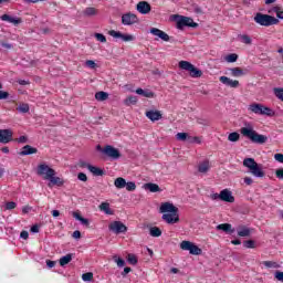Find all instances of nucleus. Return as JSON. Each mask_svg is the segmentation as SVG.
I'll return each instance as SVG.
<instances>
[{"mask_svg":"<svg viewBox=\"0 0 283 283\" xmlns=\"http://www.w3.org/2000/svg\"><path fill=\"white\" fill-rule=\"evenodd\" d=\"M160 213H164L161 220L167 224H178L180 222V216L178 214V207L174 203L165 202L160 206Z\"/></svg>","mask_w":283,"mask_h":283,"instance_id":"f257e3e1","label":"nucleus"},{"mask_svg":"<svg viewBox=\"0 0 283 283\" xmlns=\"http://www.w3.org/2000/svg\"><path fill=\"white\" fill-rule=\"evenodd\" d=\"M240 132L244 138H249V140L255 145H264L269 140L266 135H260L255 129H253V125L249 123H247L245 127H242Z\"/></svg>","mask_w":283,"mask_h":283,"instance_id":"f03ea898","label":"nucleus"},{"mask_svg":"<svg viewBox=\"0 0 283 283\" xmlns=\"http://www.w3.org/2000/svg\"><path fill=\"white\" fill-rule=\"evenodd\" d=\"M243 167H247L250 170V174L255 178H264L265 172L262 170V166L255 163L254 158H245L243 160Z\"/></svg>","mask_w":283,"mask_h":283,"instance_id":"7ed1b4c3","label":"nucleus"},{"mask_svg":"<svg viewBox=\"0 0 283 283\" xmlns=\"http://www.w3.org/2000/svg\"><path fill=\"white\" fill-rule=\"evenodd\" d=\"M254 21L258 23V25H263L264 28H269L271 25H277L280 23V20L273 15L264 14L262 12H258L254 15Z\"/></svg>","mask_w":283,"mask_h":283,"instance_id":"20e7f679","label":"nucleus"},{"mask_svg":"<svg viewBox=\"0 0 283 283\" xmlns=\"http://www.w3.org/2000/svg\"><path fill=\"white\" fill-rule=\"evenodd\" d=\"M248 109L249 112H252V114H258L260 116H275V111L261 103H252L249 105Z\"/></svg>","mask_w":283,"mask_h":283,"instance_id":"39448f33","label":"nucleus"},{"mask_svg":"<svg viewBox=\"0 0 283 283\" xmlns=\"http://www.w3.org/2000/svg\"><path fill=\"white\" fill-rule=\"evenodd\" d=\"M174 21L177 23V29L182 30V28H198V23L193 22L192 18L175 14Z\"/></svg>","mask_w":283,"mask_h":283,"instance_id":"423d86ee","label":"nucleus"},{"mask_svg":"<svg viewBox=\"0 0 283 283\" xmlns=\"http://www.w3.org/2000/svg\"><path fill=\"white\" fill-rule=\"evenodd\" d=\"M179 67L180 70H185L186 72H189V75L192 78H200V76H202V71H200L198 67L191 64V62L180 61Z\"/></svg>","mask_w":283,"mask_h":283,"instance_id":"0eeeda50","label":"nucleus"},{"mask_svg":"<svg viewBox=\"0 0 283 283\" xmlns=\"http://www.w3.org/2000/svg\"><path fill=\"white\" fill-rule=\"evenodd\" d=\"M38 176H42L43 180H48L52 178V176H56V170L48 166L46 164H40L36 169Z\"/></svg>","mask_w":283,"mask_h":283,"instance_id":"6e6552de","label":"nucleus"},{"mask_svg":"<svg viewBox=\"0 0 283 283\" xmlns=\"http://www.w3.org/2000/svg\"><path fill=\"white\" fill-rule=\"evenodd\" d=\"M180 249L182 251H189L190 255H202V249L191 241H182L180 243Z\"/></svg>","mask_w":283,"mask_h":283,"instance_id":"1a4fd4ad","label":"nucleus"},{"mask_svg":"<svg viewBox=\"0 0 283 283\" xmlns=\"http://www.w3.org/2000/svg\"><path fill=\"white\" fill-rule=\"evenodd\" d=\"M102 154L106 156V158H109L111 160H118L120 158V150L118 148H115L112 145H106L104 149L102 150Z\"/></svg>","mask_w":283,"mask_h":283,"instance_id":"9d476101","label":"nucleus"},{"mask_svg":"<svg viewBox=\"0 0 283 283\" xmlns=\"http://www.w3.org/2000/svg\"><path fill=\"white\" fill-rule=\"evenodd\" d=\"M108 231L115 233L116 235H120V233H127V226L122 221H113L108 224Z\"/></svg>","mask_w":283,"mask_h":283,"instance_id":"9b49d317","label":"nucleus"},{"mask_svg":"<svg viewBox=\"0 0 283 283\" xmlns=\"http://www.w3.org/2000/svg\"><path fill=\"white\" fill-rule=\"evenodd\" d=\"M109 36H113V39H120L122 41H124V43H129L132 41H135V36L132 34H125L122 33L120 31H116V30H111L108 31Z\"/></svg>","mask_w":283,"mask_h":283,"instance_id":"f8f14e48","label":"nucleus"},{"mask_svg":"<svg viewBox=\"0 0 283 283\" xmlns=\"http://www.w3.org/2000/svg\"><path fill=\"white\" fill-rule=\"evenodd\" d=\"M123 25H134V23H138V15L134 13H125L122 15Z\"/></svg>","mask_w":283,"mask_h":283,"instance_id":"ddd939ff","label":"nucleus"},{"mask_svg":"<svg viewBox=\"0 0 283 283\" xmlns=\"http://www.w3.org/2000/svg\"><path fill=\"white\" fill-rule=\"evenodd\" d=\"M220 200L222 202L233 203V202H235V197H233V192H231V190L223 189L220 191Z\"/></svg>","mask_w":283,"mask_h":283,"instance_id":"4468645a","label":"nucleus"},{"mask_svg":"<svg viewBox=\"0 0 283 283\" xmlns=\"http://www.w3.org/2000/svg\"><path fill=\"white\" fill-rule=\"evenodd\" d=\"M0 143H2V145L12 143V132L10 129H0Z\"/></svg>","mask_w":283,"mask_h":283,"instance_id":"2eb2a0df","label":"nucleus"},{"mask_svg":"<svg viewBox=\"0 0 283 283\" xmlns=\"http://www.w3.org/2000/svg\"><path fill=\"white\" fill-rule=\"evenodd\" d=\"M136 10L140 14H149L151 12V4L147 1H140L137 3Z\"/></svg>","mask_w":283,"mask_h":283,"instance_id":"dca6fc26","label":"nucleus"},{"mask_svg":"<svg viewBox=\"0 0 283 283\" xmlns=\"http://www.w3.org/2000/svg\"><path fill=\"white\" fill-rule=\"evenodd\" d=\"M219 81L227 87H232V88L240 87V81H238V80H231L227 76H220Z\"/></svg>","mask_w":283,"mask_h":283,"instance_id":"f3484780","label":"nucleus"},{"mask_svg":"<svg viewBox=\"0 0 283 283\" xmlns=\"http://www.w3.org/2000/svg\"><path fill=\"white\" fill-rule=\"evenodd\" d=\"M48 180H50L48 187H63V185H65V180L61 177H56V175H52Z\"/></svg>","mask_w":283,"mask_h":283,"instance_id":"a211bd4d","label":"nucleus"},{"mask_svg":"<svg viewBox=\"0 0 283 283\" xmlns=\"http://www.w3.org/2000/svg\"><path fill=\"white\" fill-rule=\"evenodd\" d=\"M146 117H148L151 123H156V120H160L163 118V113H160V111L150 109L146 112Z\"/></svg>","mask_w":283,"mask_h":283,"instance_id":"6ab92c4d","label":"nucleus"},{"mask_svg":"<svg viewBox=\"0 0 283 283\" xmlns=\"http://www.w3.org/2000/svg\"><path fill=\"white\" fill-rule=\"evenodd\" d=\"M32 154H39V149L32 147L31 145H25L19 153V156H32Z\"/></svg>","mask_w":283,"mask_h":283,"instance_id":"aec40b11","label":"nucleus"},{"mask_svg":"<svg viewBox=\"0 0 283 283\" xmlns=\"http://www.w3.org/2000/svg\"><path fill=\"white\" fill-rule=\"evenodd\" d=\"M1 21H8V23H13V25H19V23H22L23 20L21 18H13L9 14H3L0 17Z\"/></svg>","mask_w":283,"mask_h":283,"instance_id":"412c9836","label":"nucleus"},{"mask_svg":"<svg viewBox=\"0 0 283 283\" xmlns=\"http://www.w3.org/2000/svg\"><path fill=\"white\" fill-rule=\"evenodd\" d=\"M144 189H146V191H150V193H158L163 191V189H160V186L154 182L145 184Z\"/></svg>","mask_w":283,"mask_h":283,"instance_id":"4be33fe9","label":"nucleus"},{"mask_svg":"<svg viewBox=\"0 0 283 283\" xmlns=\"http://www.w3.org/2000/svg\"><path fill=\"white\" fill-rule=\"evenodd\" d=\"M217 231H223L224 233H235V229L232 228L231 223H221L217 226Z\"/></svg>","mask_w":283,"mask_h":283,"instance_id":"5701e85b","label":"nucleus"},{"mask_svg":"<svg viewBox=\"0 0 283 283\" xmlns=\"http://www.w3.org/2000/svg\"><path fill=\"white\" fill-rule=\"evenodd\" d=\"M99 211H103V213H105L106 216H114V210H112V208H109V202H102L98 206Z\"/></svg>","mask_w":283,"mask_h":283,"instance_id":"b1692460","label":"nucleus"},{"mask_svg":"<svg viewBox=\"0 0 283 283\" xmlns=\"http://www.w3.org/2000/svg\"><path fill=\"white\" fill-rule=\"evenodd\" d=\"M135 92L139 96H144V98H154V96H156V94L149 90L137 88Z\"/></svg>","mask_w":283,"mask_h":283,"instance_id":"393cba45","label":"nucleus"},{"mask_svg":"<svg viewBox=\"0 0 283 283\" xmlns=\"http://www.w3.org/2000/svg\"><path fill=\"white\" fill-rule=\"evenodd\" d=\"M238 235L240 238H249L251 235V229L242 226V227H239V230H238Z\"/></svg>","mask_w":283,"mask_h":283,"instance_id":"a878e982","label":"nucleus"},{"mask_svg":"<svg viewBox=\"0 0 283 283\" xmlns=\"http://www.w3.org/2000/svg\"><path fill=\"white\" fill-rule=\"evenodd\" d=\"M114 185H115L116 189H125V187L127 185V180H125V178H123V177H118L115 179Z\"/></svg>","mask_w":283,"mask_h":283,"instance_id":"bb28decb","label":"nucleus"},{"mask_svg":"<svg viewBox=\"0 0 283 283\" xmlns=\"http://www.w3.org/2000/svg\"><path fill=\"white\" fill-rule=\"evenodd\" d=\"M88 171H91V174H93V176H105V170L95 167V166H88Z\"/></svg>","mask_w":283,"mask_h":283,"instance_id":"cd10ccee","label":"nucleus"},{"mask_svg":"<svg viewBox=\"0 0 283 283\" xmlns=\"http://www.w3.org/2000/svg\"><path fill=\"white\" fill-rule=\"evenodd\" d=\"M149 234L151 238H160V235H163V230H160L158 227H150Z\"/></svg>","mask_w":283,"mask_h":283,"instance_id":"c85d7f7f","label":"nucleus"},{"mask_svg":"<svg viewBox=\"0 0 283 283\" xmlns=\"http://www.w3.org/2000/svg\"><path fill=\"white\" fill-rule=\"evenodd\" d=\"M136 103H138V97L136 96H128L124 99V105H126L127 107L136 105Z\"/></svg>","mask_w":283,"mask_h":283,"instance_id":"c756f323","label":"nucleus"},{"mask_svg":"<svg viewBox=\"0 0 283 283\" xmlns=\"http://www.w3.org/2000/svg\"><path fill=\"white\" fill-rule=\"evenodd\" d=\"M72 262V254H66L60 259V266H65Z\"/></svg>","mask_w":283,"mask_h":283,"instance_id":"7c9ffc66","label":"nucleus"},{"mask_svg":"<svg viewBox=\"0 0 283 283\" xmlns=\"http://www.w3.org/2000/svg\"><path fill=\"white\" fill-rule=\"evenodd\" d=\"M96 101H107L109 98V94L107 92L99 91L95 94Z\"/></svg>","mask_w":283,"mask_h":283,"instance_id":"2f4dec72","label":"nucleus"},{"mask_svg":"<svg viewBox=\"0 0 283 283\" xmlns=\"http://www.w3.org/2000/svg\"><path fill=\"white\" fill-rule=\"evenodd\" d=\"M231 76L238 77V76H244V71L240 67H232L230 69Z\"/></svg>","mask_w":283,"mask_h":283,"instance_id":"473e14b6","label":"nucleus"},{"mask_svg":"<svg viewBox=\"0 0 283 283\" xmlns=\"http://www.w3.org/2000/svg\"><path fill=\"white\" fill-rule=\"evenodd\" d=\"M209 171V161H203L198 166V172L199 174H207Z\"/></svg>","mask_w":283,"mask_h":283,"instance_id":"72a5a7b5","label":"nucleus"},{"mask_svg":"<svg viewBox=\"0 0 283 283\" xmlns=\"http://www.w3.org/2000/svg\"><path fill=\"white\" fill-rule=\"evenodd\" d=\"M84 17H96V8L88 7L83 11Z\"/></svg>","mask_w":283,"mask_h":283,"instance_id":"f704fd0d","label":"nucleus"},{"mask_svg":"<svg viewBox=\"0 0 283 283\" xmlns=\"http://www.w3.org/2000/svg\"><path fill=\"white\" fill-rule=\"evenodd\" d=\"M238 36L240 38L241 43H244L245 45H251V43H253L251 36L248 34H239Z\"/></svg>","mask_w":283,"mask_h":283,"instance_id":"c9c22d12","label":"nucleus"},{"mask_svg":"<svg viewBox=\"0 0 283 283\" xmlns=\"http://www.w3.org/2000/svg\"><path fill=\"white\" fill-rule=\"evenodd\" d=\"M17 111L20 112V114H28V112H30V105L22 103L17 107Z\"/></svg>","mask_w":283,"mask_h":283,"instance_id":"e433bc0d","label":"nucleus"},{"mask_svg":"<svg viewBox=\"0 0 283 283\" xmlns=\"http://www.w3.org/2000/svg\"><path fill=\"white\" fill-rule=\"evenodd\" d=\"M273 94L276 98H279V101H282V103H283V88L282 87H274Z\"/></svg>","mask_w":283,"mask_h":283,"instance_id":"4c0bfd02","label":"nucleus"},{"mask_svg":"<svg viewBox=\"0 0 283 283\" xmlns=\"http://www.w3.org/2000/svg\"><path fill=\"white\" fill-rule=\"evenodd\" d=\"M230 143H238L240 140V134L238 132L230 133L228 136Z\"/></svg>","mask_w":283,"mask_h":283,"instance_id":"58836bf2","label":"nucleus"},{"mask_svg":"<svg viewBox=\"0 0 283 283\" xmlns=\"http://www.w3.org/2000/svg\"><path fill=\"white\" fill-rule=\"evenodd\" d=\"M176 139L177 140H181V142H184L185 143V140H190L191 139V136H189V134H187V133H178L177 135H176Z\"/></svg>","mask_w":283,"mask_h":283,"instance_id":"ea45409f","label":"nucleus"},{"mask_svg":"<svg viewBox=\"0 0 283 283\" xmlns=\"http://www.w3.org/2000/svg\"><path fill=\"white\" fill-rule=\"evenodd\" d=\"M127 262L136 266L138 264V258H136V254H128Z\"/></svg>","mask_w":283,"mask_h":283,"instance_id":"a19ab883","label":"nucleus"},{"mask_svg":"<svg viewBox=\"0 0 283 283\" xmlns=\"http://www.w3.org/2000/svg\"><path fill=\"white\" fill-rule=\"evenodd\" d=\"M272 12H275L276 14V18L280 20H283V11H282V8L281 7H273L272 8Z\"/></svg>","mask_w":283,"mask_h":283,"instance_id":"79ce46f5","label":"nucleus"},{"mask_svg":"<svg viewBox=\"0 0 283 283\" xmlns=\"http://www.w3.org/2000/svg\"><path fill=\"white\" fill-rule=\"evenodd\" d=\"M227 63H235L238 61V54L235 53H230L226 56Z\"/></svg>","mask_w":283,"mask_h":283,"instance_id":"37998d69","label":"nucleus"},{"mask_svg":"<svg viewBox=\"0 0 283 283\" xmlns=\"http://www.w3.org/2000/svg\"><path fill=\"white\" fill-rule=\"evenodd\" d=\"M82 280L83 282H92V280H94V273L87 272L82 274Z\"/></svg>","mask_w":283,"mask_h":283,"instance_id":"c03bdc74","label":"nucleus"},{"mask_svg":"<svg viewBox=\"0 0 283 283\" xmlns=\"http://www.w3.org/2000/svg\"><path fill=\"white\" fill-rule=\"evenodd\" d=\"M113 260H114V262H116V264L119 269H123V266H125V260H123L122 258L114 255Z\"/></svg>","mask_w":283,"mask_h":283,"instance_id":"a18cd8bd","label":"nucleus"},{"mask_svg":"<svg viewBox=\"0 0 283 283\" xmlns=\"http://www.w3.org/2000/svg\"><path fill=\"white\" fill-rule=\"evenodd\" d=\"M243 247L245 249H255V241L253 240L243 241Z\"/></svg>","mask_w":283,"mask_h":283,"instance_id":"49530a36","label":"nucleus"},{"mask_svg":"<svg viewBox=\"0 0 283 283\" xmlns=\"http://www.w3.org/2000/svg\"><path fill=\"white\" fill-rule=\"evenodd\" d=\"M94 36L99 43H107V38L103 33H95Z\"/></svg>","mask_w":283,"mask_h":283,"instance_id":"de8ad7c7","label":"nucleus"},{"mask_svg":"<svg viewBox=\"0 0 283 283\" xmlns=\"http://www.w3.org/2000/svg\"><path fill=\"white\" fill-rule=\"evenodd\" d=\"M263 266H266L268 269H277V263L273 261H263Z\"/></svg>","mask_w":283,"mask_h":283,"instance_id":"09e8293b","label":"nucleus"},{"mask_svg":"<svg viewBox=\"0 0 283 283\" xmlns=\"http://www.w3.org/2000/svg\"><path fill=\"white\" fill-rule=\"evenodd\" d=\"M125 187L127 191H136V182L134 181L126 182Z\"/></svg>","mask_w":283,"mask_h":283,"instance_id":"8fccbe9b","label":"nucleus"},{"mask_svg":"<svg viewBox=\"0 0 283 283\" xmlns=\"http://www.w3.org/2000/svg\"><path fill=\"white\" fill-rule=\"evenodd\" d=\"M161 33H163V30H160L158 28H151L150 29V34H153L154 36H158V39H160Z\"/></svg>","mask_w":283,"mask_h":283,"instance_id":"3c124183","label":"nucleus"},{"mask_svg":"<svg viewBox=\"0 0 283 283\" xmlns=\"http://www.w3.org/2000/svg\"><path fill=\"white\" fill-rule=\"evenodd\" d=\"M161 33H163V30H160L158 28H151L150 29V34H153L154 36H158V39H160Z\"/></svg>","mask_w":283,"mask_h":283,"instance_id":"603ef678","label":"nucleus"},{"mask_svg":"<svg viewBox=\"0 0 283 283\" xmlns=\"http://www.w3.org/2000/svg\"><path fill=\"white\" fill-rule=\"evenodd\" d=\"M6 209H7V211H12V209H17V202H14V201L7 202Z\"/></svg>","mask_w":283,"mask_h":283,"instance_id":"864d4df0","label":"nucleus"},{"mask_svg":"<svg viewBox=\"0 0 283 283\" xmlns=\"http://www.w3.org/2000/svg\"><path fill=\"white\" fill-rule=\"evenodd\" d=\"M159 39H161V41H166V42L171 41V38L169 36V34H167L165 31H161V33L159 34Z\"/></svg>","mask_w":283,"mask_h":283,"instance_id":"5fc2aeb1","label":"nucleus"},{"mask_svg":"<svg viewBox=\"0 0 283 283\" xmlns=\"http://www.w3.org/2000/svg\"><path fill=\"white\" fill-rule=\"evenodd\" d=\"M77 166L81 167V169H90V167H92L91 164H87V161L84 160H80Z\"/></svg>","mask_w":283,"mask_h":283,"instance_id":"6e6d98bb","label":"nucleus"},{"mask_svg":"<svg viewBox=\"0 0 283 283\" xmlns=\"http://www.w3.org/2000/svg\"><path fill=\"white\" fill-rule=\"evenodd\" d=\"M85 65H86V67H90L91 70H95V67H96V62H94V60H87V61L85 62Z\"/></svg>","mask_w":283,"mask_h":283,"instance_id":"4d7b16f0","label":"nucleus"},{"mask_svg":"<svg viewBox=\"0 0 283 283\" xmlns=\"http://www.w3.org/2000/svg\"><path fill=\"white\" fill-rule=\"evenodd\" d=\"M77 180H81L82 182H87V175H85V172H78Z\"/></svg>","mask_w":283,"mask_h":283,"instance_id":"13d9d810","label":"nucleus"},{"mask_svg":"<svg viewBox=\"0 0 283 283\" xmlns=\"http://www.w3.org/2000/svg\"><path fill=\"white\" fill-rule=\"evenodd\" d=\"M7 98H10V93L0 91V101H7Z\"/></svg>","mask_w":283,"mask_h":283,"instance_id":"bf43d9fd","label":"nucleus"},{"mask_svg":"<svg viewBox=\"0 0 283 283\" xmlns=\"http://www.w3.org/2000/svg\"><path fill=\"white\" fill-rule=\"evenodd\" d=\"M274 277H275V280H277V282H283V272L282 271H276L274 273Z\"/></svg>","mask_w":283,"mask_h":283,"instance_id":"052dcab7","label":"nucleus"},{"mask_svg":"<svg viewBox=\"0 0 283 283\" xmlns=\"http://www.w3.org/2000/svg\"><path fill=\"white\" fill-rule=\"evenodd\" d=\"M275 176L279 180H283V168L276 169Z\"/></svg>","mask_w":283,"mask_h":283,"instance_id":"680f3d73","label":"nucleus"},{"mask_svg":"<svg viewBox=\"0 0 283 283\" xmlns=\"http://www.w3.org/2000/svg\"><path fill=\"white\" fill-rule=\"evenodd\" d=\"M274 160H276L277 163H282L283 165V154H275Z\"/></svg>","mask_w":283,"mask_h":283,"instance_id":"e2e57ef3","label":"nucleus"},{"mask_svg":"<svg viewBox=\"0 0 283 283\" xmlns=\"http://www.w3.org/2000/svg\"><path fill=\"white\" fill-rule=\"evenodd\" d=\"M31 211H32V207H30V206H24L22 208V213H30Z\"/></svg>","mask_w":283,"mask_h":283,"instance_id":"0e129e2a","label":"nucleus"},{"mask_svg":"<svg viewBox=\"0 0 283 283\" xmlns=\"http://www.w3.org/2000/svg\"><path fill=\"white\" fill-rule=\"evenodd\" d=\"M17 140V143H21V144H23V143H28V137H25V136H20L18 139H15Z\"/></svg>","mask_w":283,"mask_h":283,"instance_id":"69168bd1","label":"nucleus"},{"mask_svg":"<svg viewBox=\"0 0 283 283\" xmlns=\"http://www.w3.org/2000/svg\"><path fill=\"white\" fill-rule=\"evenodd\" d=\"M189 143H197L198 145H200V143L202 142L200 140V137H190Z\"/></svg>","mask_w":283,"mask_h":283,"instance_id":"338daca9","label":"nucleus"},{"mask_svg":"<svg viewBox=\"0 0 283 283\" xmlns=\"http://www.w3.org/2000/svg\"><path fill=\"white\" fill-rule=\"evenodd\" d=\"M31 233H39V224H34L31 227Z\"/></svg>","mask_w":283,"mask_h":283,"instance_id":"774afa93","label":"nucleus"}]
</instances>
